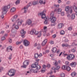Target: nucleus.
<instances>
[{
    "instance_id": "f257e3e1",
    "label": "nucleus",
    "mask_w": 77,
    "mask_h": 77,
    "mask_svg": "<svg viewBox=\"0 0 77 77\" xmlns=\"http://www.w3.org/2000/svg\"><path fill=\"white\" fill-rule=\"evenodd\" d=\"M11 7L10 5H8L7 6H4L2 9V13L3 15L6 14L8 11V9H9Z\"/></svg>"
},
{
    "instance_id": "f03ea898",
    "label": "nucleus",
    "mask_w": 77,
    "mask_h": 77,
    "mask_svg": "<svg viewBox=\"0 0 77 77\" xmlns=\"http://www.w3.org/2000/svg\"><path fill=\"white\" fill-rule=\"evenodd\" d=\"M30 34L31 35H33V34H35V35H38V37H40L42 35V33L41 32H38V31H36V29H32L30 32Z\"/></svg>"
},
{
    "instance_id": "7ed1b4c3",
    "label": "nucleus",
    "mask_w": 77,
    "mask_h": 77,
    "mask_svg": "<svg viewBox=\"0 0 77 77\" xmlns=\"http://www.w3.org/2000/svg\"><path fill=\"white\" fill-rule=\"evenodd\" d=\"M33 5V2H31L29 3L28 5L25 6L23 9L24 10V13H26L27 12V9L29 7V6H31Z\"/></svg>"
},
{
    "instance_id": "20e7f679",
    "label": "nucleus",
    "mask_w": 77,
    "mask_h": 77,
    "mask_svg": "<svg viewBox=\"0 0 77 77\" xmlns=\"http://www.w3.org/2000/svg\"><path fill=\"white\" fill-rule=\"evenodd\" d=\"M54 13H52L51 14V17L50 19L51 20V21L52 23H54L56 21V18L54 17Z\"/></svg>"
},
{
    "instance_id": "39448f33",
    "label": "nucleus",
    "mask_w": 77,
    "mask_h": 77,
    "mask_svg": "<svg viewBox=\"0 0 77 77\" xmlns=\"http://www.w3.org/2000/svg\"><path fill=\"white\" fill-rule=\"evenodd\" d=\"M23 22V20L20 18H18L16 21V23H17L18 26H21V25H22Z\"/></svg>"
},
{
    "instance_id": "423d86ee",
    "label": "nucleus",
    "mask_w": 77,
    "mask_h": 77,
    "mask_svg": "<svg viewBox=\"0 0 77 77\" xmlns=\"http://www.w3.org/2000/svg\"><path fill=\"white\" fill-rule=\"evenodd\" d=\"M11 32L12 33L10 35V36L13 37H15L16 33H17V30L13 28L11 30Z\"/></svg>"
},
{
    "instance_id": "0eeeda50",
    "label": "nucleus",
    "mask_w": 77,
    "mask_h": 77,
    "mask_svg": "<svg viewBox=\"0 0 77 77\" xmlns=\"http://www.w3.org/2000/svg\"><path fill=\"white\" fill-rule=\"evenodd\" d=\"M74 57H75L73 54H70L67 56V59L69 60H71L74 59Z\"/></svg>"
},
{
    "instance_id": "6e6552de",
    "label": "nucleus",
    "mask_w": 77,
    "mask_h": 77,
    "mask_svg": "<svg viewBox=\"0 0 77 77\" xmlns=\"http://www.w3.org/2000/svg\"><path fill=\"white\" fill-rule=\"evenodd\" d=\"M45 12V11H44L42 12L41 13L39 14H38V15H41L42 17V19H44V18H45V19H46V18L45 17V14L44 13V12Z\"/></svg>"
},
{
    "instance_id": "1a4fd4ad",
    "label": "nucleus",
    "mask_w": 77,
    "mask_h": 77,
    "mask_svg": "<svg viewBox=\"0 0 77 77\" xmlns=\"http://www.w3.org/2000/svg\"><path fill=\"white\" fill-rule=\"evenodd\" d=\"M65 10L66 11H69V12H70V14H71V13L72 12V9H71V8H70V7H69V6H67L65 8Z\"/></svg>"
},
{
    "instance_id": "9d476101",
    "label": "nucleus",
    "mask_w": 77,
    "mask_h": 77,
    "mask_svg": "<svg viewBox=\"0 0 77 77\" xmlns=\"http://www.w3.org/2000/svg\"><path fill=\"white\" fill-rule=\"evenodd\" d=\"M40 68L41 66L39 65H38L36 67V69H32V70L34 72V73H37V72H38V70L39 69H40Z\"/></svg>"
},
{
    "instance_id": "9b49d317",
    "label": "nucleus",
    "mask_w": 77,
    "mask_h": 77,
    "mask_svg": "<svg viewBox=\"0 0 77 77\" xmlns=\"http://www.w3.org/2000/svg\"><path fill=\"white\" fill-rule=\"evenodd\" d=\"M23 44L25 46L27 47L30 45V42L27 40H25L23 41Z\"/></svg>"
},
{
    "instance_id": "f8f14e48",
    "label": "nucleus",
    "mask_w": 77,
    "mask_h": 77,
    "mask_svg": "<svg viewBox=\"0 0 77 77\" xmlns=\"http://www.w3.org/2000/svg\"><path fill=\"white\" fill-rule=\"evenodd\" d=\"M26 31H24V29H22L20 31V33L21 35V37L23 38H24V37H25L24 36V35L26 34Z\"/></svg>"
},
{
    "instance_id": "ddd939ff",
    "label": "nucleus",
    "mask_w": 77,
    "mask_h": 77,
    "mask_svg": "<svg viewBox=\"0 0 77 77\" xmlns=\"http://www.w3.org/2000/svg\"><path fill=\"white\" fill-rule=\"evenodd\" d=\"M10 72L12 74L11 75L14 76L16 72V70L14 69H11L10 70Z\"/></svg>"
},
{
    "instance_id": "4468645a",
    "label": "nucleus",
    "mask_w": 77,
    "mask_h": 77,
    "mask_svg": "<svg viewBox=\"0 0 77 77\" xmlns=\"http://www.w3.org/2000/svg\"><path fill=\"white\" fill-rule=\"evenodd\" d=\"M32 23V21L30 19L28 20L26 22V23L27 24H28V25H31Z\"/></svg>"
},
{
    "instance_id": "2eb2a0df",
    "label": "nucleus",
    "mask_w": 77,
    "mask_h": 77,
    "mask_svg": "<svg viewBox=\"0 0 77 77\" xmlns=\"http://www.w3.org/2000/svg\"><path fill=\"white\" fill-rule=\"evenodd\" d=\"M17 17H18V16L17 15H15L12 18L11 20L13 22H14V21H15L16 18H17Z\"/></svg>"
},
{
    "instance_id": "dca6fc26",
    "label": "nucleus",
    "mask_w": 77,
    "mask_h": 77,
    "mask_svg": "<svg viewBox=\"0 0 77 77\" xmlns=\"http://www.w3.org/2000/svg\"><path fill=\"white\" fill-rule=\"evenodd\" d=\"M46 1L45 0H44V1H42V0H40L39 1V3L41 4V5H42V4H44V5H45V3H46Z\"/></svg>"
},
{
    "instance_id": "f3484780",
    "label": "nucleus",
    "mask_w": 77,
    "mask_h": 77,
    "mask_svg": "<svg viewBox=\"0 0 77 77\" xmlns=\"http://www.w3.org/2000/svg\"><path fill=\"white\" fill-rule=\"evenodd\" d=\"M45 21H44V23L45 24H48V20H49V18H46L45 19Z\"/></svg>"
},
{
    "instance_id": "a211bd4d",
    "label": "nucleus",
    "mask_w": 77,
    "mask_h": 77,
    "mask_svg": "<svg viewBox=\"0 0 77 77\" xmlns=\"http://www.w3.org/2000/svg\"><path fill=\"white\" fill-rule=\"evenodd\" d=\"M23 64L24 65H26L27 66V65H28L29 64V61L28 60H25L24 62H23Z\"/></svg>"
},
{
    "instance_id": "6ab92c4d",
    "label": "nucleus",
    "mask_w": 77,
    "mask_h": 77,
    "mask_svg": "<svg viewBox=\"0 0 77 77\" xmlns=\"http://www.w3.org/2000/svg\"><path fill=\"white\" fill-rule=\"evenodd\" d=\"M47 39H45L43 42L42 43V46H44L45 45L46 43H47Z\"/></svg>"
},
{
    "instance_id": "aec40b11",
    "label": "nucleus",
    "mask_w": 77,
    "mask_h": 77,
    "mask_svg": "<svg viewBox=\"0 0 77 77\" xmlns=\"http://www.w3.org/2000/svg\"><path fill=\"white\" fill-rule=\"evenodd\" d=\"M76 63L75 62H72L70 64V66L72 67H74V68L75 66L76 65Z\"/></svg>"
},
{
    "instance_id": "412c9836",
    "label": "nucleus",
    "mask_w": 77,
    "mask_h": 77,
    "mask_svg": "<svg viewBox=\"0 0 77 77\" xmlns=\"http://www.w3.org/2000/svg\"><path fill=\"white\" fill-rule=\"evenodd\" d=\"M62 9L61 8H58L57 10V12L58 14H61Z\"/></svg>"
},
{
    "instance_id": "4be33fe9",
    "label": "nucleus",
    "mask_w": 77,
    "mask_h": 77,
    "mask_svg": "<svg viewBox=\"0 0 77 77\" xmlns=\"http://www.w3.org/2000/svg\"><path fill=\"white\" fill-rule=\"evenodd\" d=\"M16 11V8L14 7L12 8L10 10L11 12H14Z\"/></svg>"
},
{
    "instance_id": "5701e85b",
    "label": "nucleus",
    "mask_w": 77,
    "mask_h": 77,
    "mask_svg": "<svg viewBox=\"0 0 77 77\" xmlns=\"http://www.w3.org/2000/svg\"><path fill=\"white\" fill-rule=\"evenodd\" d=\"M60 68V66H57L56 68H54V67H53L52 68V69H53V70H57V69H59Z\"/></svg>"
},
{
    "instance_id": "b1692460",
    "label": "nucleus",
    "mask_w": 77,
    "mask_h": 77,
    "mask_svg": "<svg viewBox=\"0 0 77 77\" xmlns=\"http://www.w3.org/2000/svg\"><path fill=\"white\" fill-rule=\"evenodd\" d=\"M52 50L53 53H56L57 50V48L56 47L53 48Z\"/></svg>"
},
{
    "instance_id": "393cba45",
    "label": "nucleus",
    "mask_w": 77,
    "mask_h": 77,
    "mask_svg": "<svg viewBox=\"0 0 77 77\" xmlns=\"http://www.w3.org/2000/svg\"><path fill=\"white\" fill-rule=\"evenodd\" d=\"M38 4H39V2L38 1H34L32 2V4L33 5H38Z\"/></svg>"
},
{
    "instance_id": "a878e982",
    "label": "nucleus",
    "mask_w": 77,
    "mask_h": 77,
    "mask_svg": "<svg viewBox=\"0 0 77 77\" xmlns=\"http://www.w3.org/2000/svg\"><path fill=\"white\" fill-rule=\"evenodd\" d=\"M63 25V24L60 23L58 25V28H59V29H61Z\"/></svg>"
},
{
    "instance_id": "bb28decb",
    "label": "nucleus",
    "mask_w": 77,
    "mask_h": 77,
    "mask_svg": "<svg viewBox=\"0 0 77 77\" xmlns=\"http://www.w3.org/2000/svg\"><path fill=\"white\" fill-rule=\"evenodd\" d=\"M37 48L38 50H40L41 48V45H40V44H38L37 45Z\"/></svg>"
},
{
    "instance_id": "cd10ccee",
    "label": "nucleus",
    "mask_w": 77,
    "mask_h": 77,
    "mask_svg": "<svg viewBox=\"0 0 77 77\" xmlns=\"http://www.w3.org/2000/svg\"><path fill=\"white\" fill-rule=\"evenodd\" d=\"M77 75V73L75 72H72L71 73V75L72 77H74L75 76H76V75Z\"/></svg>"
},
{
    "instance_id": "c85d7f7f",
    "label": "nucleus",
    "mask_w": 77,
    "mask_h": 77,
    "mask_svg": "<svg viewBox=\"0 0 77 77\" xmlns=\"http://www.w3.org/2000/svg\"><path fill=\"white\" fill-rule=\"evenodd\" d=\"M47 27L46 26H44L43 28V29L42 30V32H46L47 31Z\"/></svg>"
},
{
    "instance_id": "c756f323",
    "label": "nucleus",
    "mask_w": 77,
    "mask_h": 77,
    "mask_svg": "<svg viewBox=\"0 0 77 77\" xmlns=\"http://www.w3.org/2000/svg\"><path fill=\"white\" fill-rule=\"evenodd\" d=\"M20 0H17L15 2V4L16 5H18V4H20Z\"/></svg>"
},
{
    "instance_id": "7c9ffc66",
    "label": "nucleus",
    "mask_w": 77,
    "mask_h": 77,
    "mask_svg": "<svg viewBox=\"0 0 77 77\" xmlns=\"http://www.w3.org/2000/svg\"><path fill=\"white\" fill-rule=\"evenodd\" d=\"M8 75H9L10 77H12L13 76L12 75V74H11V73L10 72V70H9L8 71V72L7 73Z\"/></svg>"
},
{
    "instance_id": "2f4dec72",
    "label": "nucleus",
    "mask_w": 77,
    "mask_h": 77,
    "mask_svg": "<svg viewBox=\"0 0 77 77\" xmlns=\"http://www.w3.org/2000/svg\"><path fill=\"white\" fill-rule=\"evenodd\" d=\"M66 69L67 71H69L71 70V67L69 66H67L66 67Z\"/></svg>"
},
{
    "instance_id": "473e14b6",
    "label": "nucleus",
    "mask_w": 77,
    "mask_h": 77,
    "mask_svg": "<svg viewBox=\"0 0 77 77\" xmlns=\"http://www.w3.org/2000/svg\"><path fill=\"white\" fill-rule=\"evenodd\" d=\"M73 9H74L75 12H76V14L77 16V8L76 7H74L73 8Z\"/></svg>"
},
{
    "instance_id": "72a5a7b5",
    "label": "nucleus",
    "mask_w": 77,
    "mask_h": 77,
    "mask_svg": "<svg viewBox=\"0 0 77 77\" xmlns=\"http://www.w3.org/2000/svg\"><path fill=\"white\" fill-rule=\"evenodd\" d=\"M1 39L2 41H5V39H6V38H5V36L2 37L1 38Z\"/></svg>"
},
{
    "instance_id": "f704fd0d",
    "label": "nucleus",
    "mask_w": 77,
    "mask_h": 77,
    "mask_svg": "<svg viewBox=\"0 0 77 77\" xmlns=\"http://www.w3.org/2000/svg\"><path fill=\"white\" fill-rule=\"evenodd\" d=\"M71 17L72 19H74L75 18V14H72Z\"/></svg>"
},
{
    "instance_id": "c9c22d12",
    "label": "nucleus",
    "mask_w": 77,
    "mask_h": 77,
    "mask_svg": "<svg viewBox=\"0 0 77 77\" xmlns=\"http://www.w3.org/2000/svg\"><path fill=\"white\" fill-rule=\"evenodd\" d=\"M60 75V76L61 77H64L65 76V73H61Z\"/></svg>"
},
{
    "instance_id": "e433bc0d",
    "label": "nucleus",
    "mask_w": 77,
    "mask_h": 77,
    "mask_svg": "<svg viewBox=\"0 0 77 77\" xmlns=\"http://www.w3.org/2000/svg\"><path fill=\"white\" fill-rule=\"evenodd\" d=\"M36 66H36L35 64H32L31 66L32 68H36Z\"/></svg>"
},
{
    "instance_id": "4c0bfd02",
    "label": "nucleus",
    "mask_w": 77,
    "mask_h": 77,
    "mask_svg": "<svg viewBox=\"0 0 77 77\" xmlns=\"http://www.w3.org/2000/svg\"><path fill=\"white\" fill-rule=\"evenodd\" d=\"M38 56H39V55H38V54H35L34 57L36 59H37V58L38 57Z\"/></svg>"
},
{
    "instance_id": "58836bf2",
    "label": "nucleus",
    "mask_w": 77,
    "mask_h": 77,
    "mask_svg": "<svg viewBox=\"0 0 77 77\" xmlns=\"http://www.w3.org/2000/svg\"><path fill=\"white\" fill-rule=\"evenodd\" d=\"M62 69L63 70L66 69V67L65 66H62Z\"/></svg>"
},
{
    "instance_id": "ea45409f",
    "label": "nucleus",
    "mask_w": 77,
    "mask_h": 77,
    "mask_svg": "<svg viewBox=\"0 0 77 77\" xmlns=\"http://www.w3.org/2000/svg\"><path fill=\"white\" fill-rule=\"evenodd\" d=\"M8 49H9L10 50H11V51H12L13 50L12 46H10L8 47Z\"/></svg>"
},
{
    "instance_id": "a19ab883",
    "label": "nucleus",
    "mask_w": 77,
    "mask_h": 77,
    "mask_svg": "<svg viewBox=\"0 0 77 77\" xmlns=\"http://www.w3.org/2000/svg\"><path fill=\"white\" fill-rule=\"evenodd\" d=\"M61 35H64L65 34V31L63 30H61L60 32Z\"/></svg>"
},
{
    "instance_id": "79ce46f5",
    "label": "nucleus",
    "mask_w": 77,
    "mask_h": 77,
    "mask_svg": "<svg viewBox=\"0 0 77 77\" xmlns=\"http://www.w3.org/2000/svg\"><path fill=\"white\" fill-rule=\"evenodd\" d=\"M14 28L18 30V29H19V26H18V25H16L14 26Z\"/></svg>"
},
{
    "instance_id": "37998d69",
    "label": "nucleus",
    "mask_w": 77,
    "mask_h": 77,
    "mask_svg": "<svg viewBox=\"0 0 77 77\" xmlns=\"http://www.w3.org/2000/svg\"><path fill=\"white\" fill-rule=\"evenodd\" d=\"M8 42L10 43H12V39H11V38H9L8 39Z\"/></svg>"
},
{
    "instance_id": "c03bdc74",
    "label": "nucleus",
    "mask_w": 77,
    "mask_h": 77,
    "mask_svg": "<svg viewBox=\"0 0 77 77\" xmlns=\"http://www.w3.org/2000/svg\"><path fill=\"white\" fill-rule=\"evenodd\" d=\"M75 50H76V49H75V48H73L72 49V51L73 53H74L75 51Z\"/></svg>"
},
{
    "instance_id": "a18cd8bd",
    "label": "nucleus",
    "mask_w": 77,
    "mask_h": 77,
    "mask_svg": "<svg viewBox=\"0 0 77 77\" xmlns=\"http://www.w3.org/2000/svg\"><path fill=\"white\" fill-rule=\"evenodd\" d=\"M26 66H26V65H23L21 67H22V68H26Z\"/></svg>"
},
{
    "instance_id": "49530a36",
    "label": "nucleus",
    "mask_w": 77,
    "mask_h": 77,
    "mask_svg": "<svg viewBox=\"0 0 77 77\" xmlns=\"http://www.w3.org/2000/svg\"><path fill=\"white\" fill-rule=\"evenodd\" d=\"M60 50L58 49L57 52V54H59V53H60Z\"/></svg>"
},
{
    "instance_id": "de8ad7c7",
    "label": "nucleus",
    "mask_w": 77,
    "mask_h": 77,
    "mask_svg": "<svg viewBox=\"0 0 77 77\" xmlns=\"http://www.w3.org/2000/svg\"><path fill=\"white\" fill-rule=\"evenodd\" d=\"M68 30H69L70 31H71V30H72V27H69L68 28Z\"/></svg>"
},
{
    "instance_id": "09e8293b",
    "label": "nucleus",
    "mask_w": 77,
    "mask_h": 77,
    "mask_svg": "<svg viewBox=\"0 0 77 77\" xmlns=\"http://www.w3.org/2000/svg\"><path fill=\"white\" fill-rule=\"evenodd\" d=\"M61 13L62 16H64V15H65V13H64V12H63Z\"/></svg>"
},
{
    "instance_id": "8fccbe9b",
    "label": "nucleus",
    "mask_w": 77,
    "mask_h": 77,
    "mask_svg": "<svg viewBox=\"0 0 77 77\" xmlns=\"http://www.w3.org/2000/svg\"><path fill=\"white\" fill-rule=\"evenodd\" d=\"M45 70L43 69L41 70V72H42V73H43L44 72H45Z\"/></svg>"
},
{
    "instance_id": "3c124183",
    "label": "nucleus",
    "mask_w": 77,
    "mask_h": 77,
    "mask_svg": "<svg viewBox=\"0 0 77 77\" xmlns=\"http://www.w3.org/2000/svg\"><path fill=\"white\" fill-rule=\"evenodd\" d=\"M34 64H35L36 66H38V62H37L35 63Z\"/></svg>"
},
{
    "instance_id": "603ef678",
    "label": "nucleus",
    "mask_w": 77,
    "mask_h": 77,
    "mask_svg": "<svg viewBox=\"0 0 77 77\" xmlns=\"http://www.w3.org/2000/svg\"><path fill=\"white\" fill-rule=\"evenodd\" d=\"M50 43L52 45L54 44V42H53V41H51L50 42Z\"/></svg>"
},
{
    "instance_id": "864d4df0",
    "label": "nucleus",
    "mask_w": 77,
    "mask_h": 77,
    "mask_svg": "<svg viewBox=\"0 0 77 77\" xmlns=\"http://www.w3.org/2000/svg\"><path fill=\"white\" fill-rule=\"evenodd\" d=\"M9 50H10L9 49V48L8 47L7 48V49H6V51L7 52H9Z\"/></svg>"
},
{
    "instance_id": "5fc2aeb1",
    "label": "nucleus",
    "mask_w": 77,
    "mask_h": 77,
    "mask_svg": "<svg viewBox=\"0 0 77 77\" xmlns=\"http://www.w3.org/2000/svg\"><path fill=\"white\" fill-rule=\"evenodd\" d=\"M57 2L58 3H60L62 2V1L61 0H58Z\"/></svg>"
},
{
    "instance_id": "6e6d98bb",
    "label": "nucleus",
    "mask_w": 77,
    "mask_h": 77,
    "mask_svg": "<svg viewBox=\"0 0 77 77\" xmlns=\"http://www.w3.org/2000/svg\"><path fill=\"white\" fill-rule=\"evenodd\" d=\"M9 59L10 60H11V59H12V55H10Z\"/></svg>"
},
{
    "instance_id": "4d7b16f0",
    "label": "nucleus",
    "mask_w": 77,
    "mask_h": 77,
    "mask_svg": "<svg viewBox=\"0 0 77 77\" xmlns=\"http://www.w3.org/2000/svg\"><path fill=\"white\" fill-rule=\"evenodd\" d=\"M54 6L56 7L57 8H59V5H55Z\"/></svg>"
},
{
    "instance_id": "13d9d810",
    "label": "nucleus",
    "mask_w": 77,
    "mask_h": 77,
    "mask_svg": "<svg viewBox=\"0 0 77 77\" xmlns=\"http://www.w3.org/2000/svg\"><path fill=\"white\" fill-rule=\"evenodd\" d=\"M71 2L69 1L67 2H66V5H69V4Z\"/></svg>"
},
{
    "instance_id": "bf43d9fd",
    "label": "nucleus",
    "mask_w": 77,
    "mask_h": 77,
    "mask_svg": "<svg viewBox=\"0 0 77 77\" xmlns=\"http://www.w3.org/2000/svg\"><path fill=\"white\" fill-rule=\"evenodd\" d=\"M46 53H48L49 52H50V51L49 50H46L45 51Z\"/></svg>"
},
{
    "instance_id": "052dcab7",
    "label": "nucleus",
    "mask_w": 77,
    "mask_h": 77,
    "mask_svg": "<svg viewBox=\"0 0 77 77\" xmlns=\"http://www.w3.org/2000/svg\"><path fill=\"white\" fill-rule=\"evenodd\" d=\"M51 66V65L50 64H48L47 65V67L48 68H50Z\"/></svg>"
},
{
    "instance_id": "680f3d73",
    "label": "nucleus",
    "mask_w": 77,
    "mask_h": 77,
    "mask_svg": "<svg viewBox=\"0 0 77 77\" xmlns=\"http://www.w3.org/2000/svg\"><path fill=\"white\" fill-rule=\"evenodd\" d=\"M43 68L44 69H45V68H46V66H45V65H43Z\"/></svg>"
},
{
    "instance_id": "e2e57ef3",
    "label": "nucleus",
    "mask_w": 77,
    "mask_h": 77,
    "mask_svg": "<svg viewBox=\"0 0 77 77\" xmlns=\"http://www.w3.org/2000/svg\"><path fill=\"white\" fill-rule=\"evenodd\" d=\"M69 63V62L68 61H66L65 63V64L66 65H68V64Z\"/></svg>"
},
{
    "instance_id": "0e129e2a",
    "label": "nucleus",
    "mask_w": 77,
    "mask_h": 77,
    "mask_svg": "<svg viewBox=\"0 0 77 77\" xmlns=\"http://www.w3.org/2000/svg\"><path fill=\"white\" fill-rule=\"evenodd\" d=\"M56 36V35H53V37L54 38H55Z\"/></svg>"
},
{
    "instance_id": "69168bd1",
    "label": "nucleus",
    "mask_w": 77,
    "mask_h": 77,
    "mask_svg": "<svg viewBox=\"0 0 77 77\" xmlns=\"http://www.w3.org/2000/svg\"><path fill=\"white\" fill-rule=\"evenodd\" d=\"M20 49H22V48H23V46L22 45H20Z\"/></svg>"
},
{
    "instance_id": "338daca9",
    "label": "nucleus",
    "mask_w": 77,
    "mask_h": 77,
    "mask_svg": "<svg viewBox=\"0 0 77 77\" xmlns=\"http://www.w3.org/2000/svg\"><path fill=\"white\" fill-rule=\"evenodd\" d=\"M55 65H58V63H57V62H56L55 63Z\"/></svg>"
},
{
    "instance_id": "774afa93",
    "label": "nucleus",
    "mask_w": 77,
    "mask_h": 77,
    "mask_svg": "<svg viewBox=\"0 0 77 77\" xmlns=\"http://www.w3.org/2000/svg\"><path fill=\"white\" fill-rule=\"evenodd\" d=\"M77 35V33H75L73 34V36H76Z\"/></svg>"
}]
</instances>
